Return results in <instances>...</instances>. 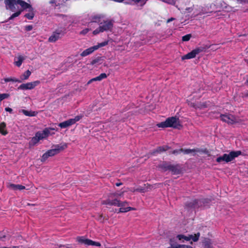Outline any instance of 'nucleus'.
<instances>
[{
  "label": "nucleus",
  "instance_id": "nucleus-41",
  "mask_svg": "<svg viewBox=\"0 0 248 248\" xmlns=\"http://www.w3.org/2000/svg\"><path fill=\"white\" fill-rule=\"evenodd\" d=\"M87 239H86L83 236H79V237H77V241L81 243V244H84L85 245L86 244V240H87Z\"/></svg>",
  "mask_w": 248,
  "mask_h": 248
},
{
  "label": "nucleus",
  "instance_id": "nucleus-25",
  "mask_svg": "<svg viewBox=\"0 0 248 248\" xmlns=\"http://www.w3.org/2000/svg\"><path fill=\"white\" fill-rule=\"evenodd\" d=\"M20 112H22L25 115L30 117L35 116L37 114V112L33 111H28L25 109H21L19 110Z\"/></svg>",
  "mask_w": 248,
  "mask_h": 248
},
{
  "label": "nucleus",
  "instance_id": "nucleus-28",
  "mask_svg": "<svg viewBox=\"0 0 248 248\" xmlns=\"http://www.w3.org/2000/svg\"><path fill=\"white\" fill-rule=\"evenodd\" d=\"M85 245H87V246H97V247H99L101 246V244L99 242L93 241L89 239H87L86 240Z\"/></svg>",
  "mask_w": 248,
  "mask_h": 248
},
{
  "label": "nucleus",
  "instance_id": "nucleus-7",
  "mask_svg": "<svg viewBox=\"0 0 248 248\" xmlns=\"http://www.w3.org/2000/svg\"><path fill=\"white\" fill-rule=\"evenodd\" d=\"M200 236V232H198L196 234H195L194 235L192 234H189L188 236H186L184 234H178L176 236V238L180 241L181 242H184V241H188L191 239L193 240L194 242H197L198 241L199 237Z\"/></svg>",
  "mask_w": 248,
  "mask_h": 248
},
{
  "label": "nucleus",
  "instance_id": "nucleus-13",
  "mask_svg": "<svg viewBox=\"0 0 248 248\" xmlns=\"http://www.w3.org/2000/svg\"><path fill=\"white\" fill-rule=\"evenodd\" d=\"M17 0H5V4L6 5L7 9L13 11L15 8V5L17 4Z\"/></svg>",
  "mask_w": 248,
  "mask_h": 248
},
{
  "label": "nucleus",
  "instance_id": "nucleus-60",
  "mask_svg": "<svg viewBox=\"0 0 248 248\" xmlns=\"http://www.w3.org/2000/svg\"><path fill=\"white\" fill-rule=\"evenodd\" d=\"M91 81H97L96 79V77L95 78H93L91 79Z\"/></svg>",
  "mask_w": 248,
  "mask_h": 248
},
{
  "label": "nucleus",
  "instance_id": "nucleus-12",
  "mask_svg": "<svg viewBox=\"0 0 248 248\" xmlns=\"http://www.w3.org/2000/svg\"><path fill=\"white\" fill-rule=\"evenodd\" d=\"M50 134V131L47 128H45L42 131H38L36 133V136L41 140L47 138Z\"/></svg>",
  "mask_w": 248,
  "mask_h": 248
},
{
  "label": "nucleus",
  "instance_id": "nucleus-54",
  "mask_svg": "<svg viewBox=\"0 0 248 248\" xmlns=\"http://www.w3.org/2000/svg\"><path fill=\"white\" fill-rule=\"evenodd\" d=\"M122 184H123V183H121V182H119V183H116L115 184V185H116V186H120L122 185Z\"/></svg>",
  "mask_w": 248,
  "mask_h": 248
},
{
  "label": "nucleus",
  "instance_id": "nucleus-61",
  "mask_svg": "<svg viewBox=\"0 0 248 248\" xmlns=\"http://www.w3.org/2000/svg\"><path fill=\"white\" fill-rule=\"evenodd\" d=\"M246 83L248 84V78L247 79V80L246 81Z\"/></svg>",
  "mask_w": 248,
  "mask_h": 248
},
{
  "label": "nucleus",
  "instance_id": "nucleus-22",
  "mask_svg": "<svg viewBox=\"0 0 248 248\" xmlns=\"http://www.w3.org/2000/svg\"><path fill=\"white\" fill-rule=\"evenodd\" d=\"M202 245L204 248H212V243L210 239L205 238L202 241Z\"/></svg>",
  "mask_w": 248,
  "mask_h": 248
},
{
  "label": "nucleus",
  "instance_id": "nucleus-33",
  "mask_svg": "<svg viewBox=\"0 0 248 248\" xmlns=\"http://www.w3.org/2000/svg\"><path fill=\"white\" fill-rule=\"evenodd\" d=\"M207 107V105L206 102H198L196 105V109H202Z\"/></svg>",
  "mask_w": 248,
  "mask_h": 248
},
{
  "label": "nucleus",
  "instance_id": "nucleus-5",
  "mask_svg": "<svg viewBox=\"0 0 248 248\" xmlns=\"http://www.w3.org/2000/svg\"><path fill=\"white\" fill-rule=\"evenodd\" d=\"M220 117L222 121L227 123L229 124H233L240 122L238 117L231 114H221Z\"/></svg>",
  "mask_w": 248,
  "mask_h": 248
},
{
  "label": "nucleus",
  "instance_id": "nucleus-3",
  "mask_svg": "<svg viewBox=\"0 0 248 248\" xmlns=\"http://www.w3.org/2000/svg\"><path fill=\"white\" fill-rule=\"evenodd\" d=\"M163 171H170L173 174H179L181 172V168L179 164H171L170 162H164L159 166Z\"/></svg>",
  "mask_w": 248,
  "mask_h": 248
},
{
  "label": "nucleus",
  "instance_id": "nucleus-17",
  "mask_svg": "<svg viewBox=\"0 0 248 248\" xmlns=\"http://www.w3.org/2000/svg\"><path fill=\"white\" fill-rule=\"evenodd\" d=\"M16 3L17 4L20 5L23 9V10L30 9L31 7H32L31 4L27 3L26 2L23 0H17Z\"/></svg>",
  "mask_w": 248,
  "mask_h": 248
},
{
  "label": "nucleus",
  "instance_id": "nucleus-37",
  "mask_svg": "<svg viewBox=\"0 0 248 248\" xmlns=\"http://www.w3.org/2000/svg\"><path fill=\"white\" fill-rule=\"evenodd\" d=\"M134 191H138L140 193H145L147 191V189L145 186H139L136 188Z\"/></svg>",
  "mask_w": 248,
  "mask_h": 248
},
{
  "label": "nucleus",
  "instance_id": "nucleus-26",
  "mask_svg": "<svg viewBox=\"0 0 248 248\" xmlns=\"http://www.w3.org/2000/svg\"><path fill=\"white\" fill-rule=\"evenodd\" d=\"M6 124L4 122H2L0 124V133L2 135H6L8 134V132L6 129Z\"/></svg>",
  "mask_w": 248,
  "mask_h": 248
},
{
  "label": "nucleus",
  "instance_id": "nucleus-38",
  "mask_svg": "<svg viewBox=\"0 0 248 248\" xmlns=\"http://www.w3.org/2000/svg\"><path fill=\"white\" fill-rule=\"evenodd\" d=\"M107 77L106 73H101L99 76L96 77V79L97 81H101L103 79L106 78Z\"/></svg>",
  "mask_w": 248,
  "mask_h": 248
},
{
  "label": "nucleus",
  "instance_id": "nucleus-56",
  "mask_svg": "<svg viewBox=\"0 0 248 248\" xmlns=\"http://www.w3.org/2000/svg\"><path fill=\"white\" fill-rule=\"evenodd\" d=\"M201 13L202 14H205L207 13V12L206 11H205V10H204L203 9H202V11H201Z\"/></svg>",
  "mask_w": 248,
  "mask_h": 248
},
{
  "label": "nucleus",
  "instance_id": "nucleus-2",
  "mask_svg": "<svg viewBox=\"0 0 248 248\" xmlns=\"http://www.w3.org/2000/svg\"><path fill=\"white\" fill-rule=\"evenodd\" d=\"M113 27V21L112 20H104L99 23V27L94 30L93 33L94 35H96L104 31H111Z\"/></svg>",
  "mask_w": 248,
  "mask_h": 248
},
{
  "label": "nucleus",
  "instance_id": "nucleus-50",
  "mask_svg": "<svg viewBox=\"0 0 248 248\" xmlns=\"http://www.w3.org/2000/svg\"><path fill=\"white\" fill-rule=\"evenodd\" d=\"M33 27L32 25H27L25 26V31H28L32 30Z\"/></svg>",
  "mask_w": 248,
  "mask_h": 248
},
{
  "label": "nucleus",
  "instance_id": "nucleus-27",
  "mask_svg": "<svg viewBox=\"0 0 248 248\" xmlns=\"http://www.w3.org/2000/svg\"><path fill=\"white\" fill-rule=\"evenodd\" d=\"M29 13L26 14L24 16L26 17L27 18H28L29 20H31L33 19L34 16V13L33 11V9L32 7H31L29 9Z\"/></svg>",
  "mask_w": 248,
  "mask_h": 248
},
{
  "label": "nucleus",
  "instance_id": "nucleus-55",
  "mask_svg": "<svg viewBox=\"0 0 248 248\" xmlns=\"http://www.w3.org/2000/svg\"><path fill=\"white\" fill-rule=\"evenodd\" d=\"M174 20V18H173V17H171L170 18H169L167 20V22L169 23V22H170V21H172Z\"/></svg>",
  "mask_w": 248,
  "mask_h": 248
},
{
  "label": "nucleus",
  "instance_id": "nucleus-16",
  "mask_svg": "<svg viewBox=\"0 0 248 248\" xmlns=\"http://www.w3.org/2000/svg\"><path fill=\"white\" fill-rule=\"evenodd\" d=\"M117 195H118V194L115 193L110 194L108 196V199H107L106 200H103L101 202V204H104V205H109L112 206V196H116Z\"/></svg>",
  "mask_w": 248,
  "mask_h": 248
},
{
  "label": "nucleus",
  "instance_id": "nucleus-45",
  "mask_svg": "<svg viewBox=\"0 0 248 248\" xmlns=\"http://www.w3.org/2000/svg\"><path fill=\"white\" fill-rule=\"evenodd\" d=\"M187 103L188 104V105L190 107L194 108L195 109H196V105L197 103L192 102L189 101H187Z\"/></svg>",
  "mask_w": 248,
  "mask_h": 248
},
{
  "label": "nucleus",
  "instance_id": "nucleus-39",
  "mask_svg": "<svg viewBox=\"0 0 248 248\" xmlns=\"http://www.w3.org/2000/svg\"><path fill=\"white\" fill-rule=\"evenodd\" d=\"M182 152L185 154H189L191 153H194L196 151V150L194 149H183L182 148Z\"/></svg>",
  "mask_w": 248,
  "mask_h": 248
},
{
  "label": "nucleus",
  "instance_id": "nucleus-15",
  "mask_svg": "<svg viewBox=\"0 0 248 248\" xmlns=\"http://www.w3.org/2000/svg\"><path fill=\"white\" fill-rule=\"evenodd\" d=\"M104 61V59L103 57L97 56L94 58L90 62V64L92 65H99L102 64Z\"/></svg>",
  "mask_w": 248,
  "mask_h": 248
},
{
  "label": "nucleus",
  "instance_id": "nucleus-23",
  "mask_svg": "<svg viewBox=\"0 0 248 248\" xmlns=\"http://www.w3.org/2000/svg\"><path fill=\"white\" fill-rule=\"evenodd\" d=\"M102 16L100 15H96L91 16V21L89 23V24L94 22L100 23L101 22Z\"/></svg>",
  "mask_w": 248,
  "mask_h": 248
},
{
  "label": "nucleus",
  "instance_id": "nucleus-30",
  "mask_svg": "<svg viewBox=\"0 0 248 248\" xmlns=\"http://www.w3.org/2000/svg\"><path fill=\"white\" fill-rule=\"evenodd\" d=\"M135 210V209L134 208L131 207H122L120 208L118 213H126L129 211Z\"/></svg>",
  "mask_w": 248,
  "mask_h": 248
},
{
  "label": "nucleus",
  "instance_id": "nucleus-59",
  "mask_svg": "<svg viewBox=\"0 0 248 248\" xmlns=\"http://www.w3.org/2000/svg\"><path fill=\"white\" fill-rule=\"evenodd\" d=\"M92 82H93V81H91V79L90 80H89L88 81V82H87V85H89V84H91V83H92Z\"/></svg>",
  "mask_w": 248,
  "mask_h": 248
},
{
  "label": "nucleus",
  "instance_id": "nucleus-20",
  "mask_svg": "<svg viewBox=\"0 0 248 248\" xmlns=\"http://www.w3.org/2000/svg\"><path fill=\"white\" fill-rule=\"evenodd\" d=\"M169 149H170V147L168 146H159L152 152V154L154 155L155 153H160L161 152H165Z\"/></svg>",
  "mask_w": 248,
  "mask_h": 248
},
{
  "label": "nucleus",
  "instance_id": "nucleus-11",
  "mask_svg": "<svg viewBox=\"0 0 248 248\" xmlns=\"http://www.w3.org/2000/svg\"><path fill=\"white\" fill-rule=\"evenodd\" d=\"M200 200L199 199H195L191 202H187L186 203V206L187 208H199L200 206L202 205V203Z\"/></svg>",
  "mask_w": 248,
  "mask_h": 248
},
{
  "label": "nucleus",
  "instance_id": "nucleus-44",
  "mask_svg": "<svg viewBox=\"0 0 248 248\" xmlns=\"http://www.w3.org/2000/svg\"><path fill=\"white\" fill-rule=\"evenodd\" d=\"M98 221H99L101 223H103L104 222L105 217H103V215H99L97 218H96Z\"/></svg>",
  "mask_w": 248,
  "mask_h": 248
},
{
  "label": "nucleus",
  "instance_id": "nucleus-9",
  "mask_svg": "<svg viewBox=\"0 0 248 248\" xmlns=\"http://www.w3.org/2000/svg\"><path fill=\"white\" fill-rule=\"evenodd\" d=\"M67 147L66 143H64L62 145L57 144L55 146L54 149H52L48 150L46 153L49 156H54L59 154L61 151L64 150Z\"/></svg>",
  "mask_w": 248,
  "mask_h": 248
},
{
  "label": "nucleus",
  "instance_id": "nucleus-49",
  "mask_svg": "<svg viewBox=\"0 0 248 248\" xmlns=\"http://www.w3.org/2000/svg\"><path fill=\"white\" fill-rule=\"evenodd\" d=\"M90 30V29H89L88 28H86L85 29H83L82 31H81L80 32L79 34H82V35H85Z\"/></svg>",
  "mask_w": 248,
  "mask_h": 248
},
{
  "label": "nucleus",
  "instance_id": "nucleus-58",
  "mask_svg": "<svg viewBox=\"0 0 248 248\" xmlns=\"http://www.w3.org/2000/svg\"><path fill=\"white\" fill-rule=\"evenodd\" d=\"M0 248H18V247H13L12 248L3 247H0Z\"/></svg>",
  "mask_w": 248,
  "mask_h": 248
},
{
  "label": "nucleus",
  "instance_id": "nucleus-52",
  "mask_svg": "<svg viewBox=\"0 0 248 248\" xmlns=\"http://www.w3.org/2000/svg\"><path fill=\"white\" fill-rule=\"evenodd\" d=\"M243 96L245 97H248V90L245 93H243Z\"/></svg>",
  "mask_w": 248,
  "mask_h": 248
},
{
  "label": "nucleus",
  "instance_id": "nucleus-47",
  "mask_svg": "<svg viewBox=\"0 0 248 248\" xmlns=\"http://www.w3.org/2000/svg\"><path fill=\"white\" fill-rule=\"evenodd\" d=\"M182 148H181L180 149L174 150L173 151L171 152V154L173 155H178L182 153Z\"/></svg>",
  "mask_w": 248,
  "mask_h": 248
},
{
  "label": "nucleus",
  "instance_id": "nucleus-10",
  "mask_svg": "<svg viewBox=\"0 0 248 248\" xmlns=\"http://www.w3.org/2000/svg\"><path fill=\"white\" fill-rule=\"evenodd\" d=\"M40 83V81L36 80L33 82L23 83L18 87V90H31L39 85Z\"/></svg>",
  "mask_w": 248,
  "mask_h": 248
},
{
  "label": "nucleus",
  "instance_id": "nucleus-29",
  "mask_svg": "<svg viewBox=\"0 0 248 248\" xmlns=\"http://www.w3.org/2000/svg\"><path fill=\"white\" fill-rule=\"evenodd\" d=\"M31 75V72L29 70H27L22 75H21L20 80L22 81V80H25L28 79Z\"/></svg>",
  "mask_w": 248,
  "mask_h": 248
},
{
  "label": "nucleus",
  "instance_id": "nucleus-18",
  "mask_svg": "<svg viewBox=\"0 0 248 248\" xmlns=\"http://www.w3.org/2000/svg\"><path fill=\"white\" fill-rule=\"evenodd\" d=\"M96 50L94 46L90 47L85 50H84L81 54L80 56L82 57H85L88 55L91 54L92 53L93 51Z\"/></svg>",
  "mask_w": 248,
  "mask_h": 248
},
{
  "label": "nucleus",
  "instance_id": "nucleus-42",
  "mask_svg": "<svg viewBox=\"0 0 248 248\" xmlns=\"http://www.w3.org/2000/svg\"><path fill=\"white\" fill-rule=\"evenodd\" d=\"M9 96L10 95L8 93H0V102L3 99L8 98Z\"/></svg>",
  "mask_w": 248,
  "mask_h": 248
},
{
  "label": "nucleus",
  "instance_id": "nucleus-1",
  "mask_svg": "<svg viewBox=\"0 0 248 248\" xmlns=\"http://www.w3.org/2000/svg\"><path fill=\"white\" fill-rule=\"evenodd\" d=\"M156 125L158 127H172L178 129L182 127L180 123L179 118L176 117H169L164 122L158 123Z\"/></svg>",
  "mask_w": 248,
  "mask_h": 248
},
{
  "label": "nucleus",
  "instance_id": "nucleus-53",
  "mask_svg": "<svg viewBox=\"0 0 248 248\" xmlns=\"http://www.w3.org/2000/svg\"><path fill=\"white\" fill-rule=\"evenodd\" d=\"M5 237V235L4 234H3L2 233L0 232V239H2L3 238H4Z\"/></svg>",
  "mask_w": 248,
  "mask_h": 248
},
{
  "label": "nucleus",
  "instance_id": "nucleus-43",
  "mask_svg": "<svg viewBox=\"0 0 248 248\" xmlns=\"http://www.w3.org/2000/svg\"><path fill=\"white\" fill-rule=\"evenodd\" d=\"M191 37V34H187L186 35H185L182 37V41H189Z\"/></svg>",
  "mask_w": 248,
  "mask_h": 248
},
{
  "label": "nucleus",
  "instance_id": "nucleus-14",
  "mask_svg": "<svg viewBox=\"0 0 248 248\" xmlns=\"http://www.w3.org/2000/svg\"><path fill=\"white\" fill-rule=\"evenodd\" d=\"M211 46H212V45H210V46L203 45V46L196 47L195 49H194V50L196 52V54L197 55H198L201 52H205L208 49L210 48Z\"/></svg>",
  "mask_w": 248,
  "mask_h": 248
},
{
  "label": "nucleus",
  "instance_id": "nucleus-36",
  "mask_svg": "<svg viewBox=\"0 0 248 248\" xmlns=\"http://www.w3.org/2000/svg\"><path fill=\"white\" fill-rule=\"evenodd\" d=\"M22 11V10H19V11L16 12V13L13 14L11 16L8 18V20H12L15 17H16L19 16L21 14Z\"/></svg>",
  "mask_w": 248,
  "mask_h": 248
},
{
  "label": "nucleus",
  "instance_id": "nucleus-46",
  "mask_svg": "<svg viewBox=\"0 0 248 248\" xmlns=\"http://www.w3.org/2000/svg\"><path fill=\"white\" fill-rule=\"evenodd\" d=\"M48 157H49L48 155L47 154L46 152L45 154H44L42 156L41 161L42 162L45 161L48 158Z\"/></svg>",
  "mask_w": 248,
  "mask_h": 248
},
{
  "label": "nucleus",
  "instance_id": "nucleus-19",
  "mask_svg": "<svg viewBox=\"0 0 248 248\" xmlns=\"http://www.w3.org/2000/svg\"><path fill=\"white\" fill-rule=\"evenodd\" d=\"M197 54L194 49L192 50L191 52L188 53L186 55L182 56V60H184L186 59H191L194 58Z\"/></svg>",
  "mask_w": 248,
  "mask_h": 248
},
{
  "label": "nucleus",
  "instance_id": "nucleus-57",
  "mask_svg": "<svg viewBox=\"0 0 248 248\" xmlns=\"http://www.w3.org/2000/svg\"><path fill=\"white\" fill-rule=\"evenodd\" d=\"M131 0L136 3H139L141 1V0Z\"/></svg>",
  "mask_w": 248,
  "mask_h": 248
},
{
  "label": "nucleus",
  "instance_id": "nucleus-32",
  "mask_svg": "<svg viewBox=\"0 0 248 248\" xmlns=\"http://www.w3.org/2000/svg\"><path fill=\"white\" fill-rule=\"evenodd\" d=\"M25 60V58L23 56H21V55H20L18 56V61H16V62H15V64L17 66V67H20L23 61Z\"/></svg>",
  "mask_w": 248,
  "mask_h": 248
},
{
  "label": "nucleus",
  "instance_id": "nucleus-21",
  "mask_svg": "<svg viewBox=\"0 0 248 248\" xmlns=\"http://www.w3.org/2000/svg\"><path fill=\"white\" fill-rule=\"evenodd\" d=\"M8 187L10 188H11L14 190H23L24 189H25V186H22L21 185H16V184H10Z\"/></svg>",
  "mask_w": 248,
  "mask_h": 248
},
{
  "label": "nucleus",
  "instance_id": "nucleus-4",
  "mask_svg": "<svg viewBox=\"0 0 248 248\" xmlns=\"http://www.w3.org/2000/svg\"><path fill=\"white\" fill-rule=\"evenodd\" d=\"M242 152L240 151H231L229 154H224L222 156H220L216 159V161L220 163L222 161H225L228 163L232 161L235 158L241 155Z\"/></svg>",
  "mask_w": 248,
  "mask_h": 248
},
{
  "label": "nucleus",
  "instance_id": "nucleus-24",
  "mask_svg": "<svg viewBox=\"0 0 248 248\" xmlns=\"http://www.w3.org/2000/svg\"><path fill=\"white\" fill-rule=\"evenodd\" d=\"M171 248H193L190 246L186 245H180L172 243V240H170Z\"/></svg>",
  "mask_w": 248,
  "mask_h": 248
},
{
  "label": "nucleus",
  "instance_id": "nucleus-35",
  "mask_svg": "<svg viewBox=\"0 0 248 248\" xmlns=\"http://www.w3.org/2000/svg\"><path fill=\"white\" fill-rule=\"evenodd\" d=\"M4 80L5 82H10V81L16 82H18V83L21 82V80H20V79H17L16 78H4Z\"/></svg>",
  "mask_w": 248,
  "mask_h": 248
},
{
  "label": "nucleus",
  "instance_id": "nucleus-34",
  "mask_svg": "<svg viewBox=\"0 0 248 248\" xmlns=\"http://www.w3.org/2000/svg\"><path fill=\"white\" fill-rule=\"evenodd\" d=\"M39 140H39L38 137H37L35 135L34 137L31 138V141H30V145L33 146L37 143Z\"/></svg>",
  "mask_w": 248,
  "mask_h": 248
},
{
  "label": "nucleus",
  "instance_id": "nucleus-8",
  "mask_svg": "<svg viewBox=\"0 0 248 248\" xmlns=\"http://www.w3.org/2000/svg\"><path fill=\"white\" fill-rule=\"evenodd\" d=\"M82 117L83 115L76 116L74 118L70 119L67 121L60 123L58 125L62 128H66L75 124L76 122L79 121Z\"/></svg>",
  "mask_w": 248,
  "mask_h": 248
},
{
  "label": "nucleus",
  "instance_id": "nucleus-48",
  "mask_svg": "<svg viewBox=\"0 0 248 248\" xmlns=\"http://www.w3.org/2000/svg\"><path fill=\"white\" fill-rule=\"evenodd\" d=\"M128 204V202H126V201H124V202H121L120 201V202H119V205H118V207H124L125 206H126V205H127Z\"/></svg>",
  "mask_w": 248,
  "mask_h": 248
},
{
  "label": "nucleus",
  "instance_id": "nucleus-40",
  "mask_svg": "<svg viewBox=\"0 0 248 248\" xmlns=\"http://www.w3.org/2000/svg\"><path fill=\"white\" fill-rule=\"evenodd\" d=\"M108 44V41H104V42H102L101 43L98 44L97 45L94 46V47L95 48V49L97 50L99 47H103V46H104L107 45Z\"/></svg>",
  "mask_w": 248,
  "mask_h": 248
},
{
  "label": "nucleus",
  "instance_id": "nucleus-6",
  "mask_svg": "<svg viewBox=\"0 0 248 248\" xmlns=\"http://www.w3.org/2000/svg\"><path fill=\"white\" fill-rule=\"evenodd\" d=\"M65 33V29L64 28H58L49 37L48 41L54 43L63 36Z\"/></svg>",
  "mask_w": 248,
  "mask_h": 248
},
{
  "label": "nucleus",
  "instance_id": "nucleus-31",
  "mask_svg": "<svg viewBox=\"0 0 248 248\" xmlns=\"http://www.w3.org/2000/svg\"><path fill=\"white\" fill-rule=\"evenodd\" d=\"M123 193L120 194H118L116 196H112V206H116L118 207L120 200L117 198V196H121Z\"/></svg>",
  "mask_w": 248,
  "mask_h": 248
},
{
  "label": "nucleus",
  "instance_id": "nucleus-51",
  "mask_svg": "<svg viewBox=\"0 0 248 248\" xmlns=\"http://www.w3.org/2000/svg\"><path fill=\"white\" fill-rule=\"evenodd\" d=\"M5 110L6 111L9 112L11 114L13 113V109L10 108H9V107L5 108Z\"/></svg>",
  "mask_w": 248,
  "mask_h": 248
}]
</instances>
